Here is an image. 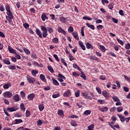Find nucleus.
I'll list each match as a JSON object with an SVG mask.
<instances>
[{
  "mask_svg": "<svg viewBox=\"0 0 130 130\" xmlns=\"http://www.w3.org/2000/svg\"><path fill=\"white\" fill-rule=\"evenodd\" d=\"M3 101H4V103H5L6 105H9L10 104L9 101H8L7 99H3Z\"/></svg>",
  "mask_w": 130,
  "mask_h": 130,
  "instance_id": "52",
  "label": "nucleus"
},
{
  "mask_svg": "<svg viewBox=\"0 0 130 130\" xmlns=\"http://www.w3.org/2000/svg\"><path fill=\"white\" fill-rule=\"evenodd\" d=\"M25 114L26 117H29L31 115V113H30V111H29L28 110L26 111Z\"/></svg>",
  "mask_w": 130,
  "mask_h": 130,
  "instance_id": "49",
  "label": "nucleus"
},
{
  "mask_svg": "<svg viewBox=\"0 0 130 130\" xmlns=\"http://www.w3.org/2000/svg\"><path fill=\"white\" fill-rule=\"evenodd\" d=\"M98 103H100V104H104L105 103V102L101 99L98 100Z\"/></svg>",
  "mask_w": 130,
  "mask_h": 130,
  "instance_id": "54",
  "label": "nucleus"
},
{
  "mask_svg": "<svg viewBox=\"0 0 130 130\" xmlns=\"http://www.w3.org/2000/svg\"><path fill=\"white\" fill-rule=\"evenodd\" d=\"M86 25L88 27L91 29L92 30L95 29V26L94 25H93V24H90V23H86Z\"/></svg>",
  "mask_w": 130,
  "mask_h": 130,
  "instance_id": "21",
  "label": "nucleus"
},
{
  "mask_svg": "<svg viewBox=\"0 0 130 130\" xmlns=\"http://www.w3.org/2000/svg\"><path fill=\"white\" fill-rule=\"evenodd\" d=\"M2 60V61H3V63H4V64H6L7 65L11 64V62L10 61L9 58L3 59Z\"/></svg>",
  "mask_w": 130,
  "mask_h": 130,
  "instance_id": "10",
  "label": "nucleus"
},
{
  "mask_svg": "<svg viewBox=\"0 0 130 130\" xmlns=\"http://www.w3.org/2000/svg\"><path fill=\"white\" fill-rule=\"evenodd\" d=\"M84 29H85V26H83L81 27V34L82 37H85V33L84 32Z\"/></svg>",
  "mask_w": 130,
  "mask_h": 130,
  "instance_id": "29",
  "label": "nucleus"
},
{
  "mask_svg": "<svg viewBox=\"0 0 130 130\" xmlns=\"http://www.w3.org/2000/svg\"><path fill=\"white\" fill-rule=\"evenodd\" d=\"M102 95H103L104 97H105L106 99H109L108 92L106 90L103 91Z\"/></svg>",
  "mask_w": 130,
  "mask_h": 130,
  "instance_id": "14",
  "label": "nucleus"
},
{
  "mask_svg": "<svg viewBox=\"0 0 130 130\" xmlns=\"http://www.w3.org/2000/svg\"><path fill=\"white\" fill-rule=\"evenodd\" d=\"M91 113V111H90V110H87L84 112L83 114L88 116L90 115Z\"/></svg>",
  "mask_w": 130,
  "mask_h": 130,
  "instance_id": "26",
  "label": "nucleus"
},
{
  "mask_svg": "<svg viewBox=\"0 0 130 130\" xmlns=\"http://www.w3.org/2000/svg\"><path fill=\"white\" fill-rule=\"evenodd\" d=\"M60 96V95L59 93L58 94H54L52 95V97L53 99H57Z\"/></svg>",
  "mask_w": 130,
  "mask_h": 130,
  "instance_id": "36",
  "label": "nucleus"
},
{
  "mask_svg": "<svg viewBox=\"0 0 130 130\" xmlns=\"http://www.w3.org/2000/svg\"><path fill=\"white\" fill-rule=\"evenodd\" d=\"M5 9H6V11H7V12L11 11L10 7L8 5L5 6Z\"/></svg>",
  "mask_w": 130,
  "mask_h": 130,
  "instance_id": "46",
  "label": "nucleus"
},
{
  "mask_svg": "<svg viewBox=\"0 0 130 130\" xmlns=\"http://www.w3.org/2000/svg\"><path fill=\"white\" fill-rule=\"evenodd\" d=\"M23 26L26 29H27V28L29 27V24L28 23H23Z\"/></svg>",
  "mask_w": 130,
  "mask_h": 130,
  "instance_id": "59",
  "label": "nucleus"
},
{
  "mask_svg": "<svg viewBox=\"0 0 130 130\" xmlns=\"http://www.w3.org/2000/svg\"><path fill=\"white\" fill-rule=\"evenodd\" d=\"M123 90L125 92H127L129 91V88L127 87L123 86Z\"/></svg>",
  "mask_w": 130,
  "mask_h": 130,
  "instance_id": "58",
  "label": "nucleus"
},
{
  "mask_svg": "<svg viewBox=\"0 0 130 130\" xmlns=\"http://www.w3.org/2000/svg\"><path fill=\"white\" fill-rule=\"evenodd\" d=\"M40 78L42 81H43L44 82H46L47 81L46 79L45 78V75L44 74H40Z\"/></svg>",
  "mask_w": 130,
  "mask_h": 130,
  "instance_id": "20",
  "label": "nucleus"
},
{
  "mask_svg": "<svg viewBox=\"0 0 130 130\" xmlns=\"http://www.w3.org/2000/svg\"><path fill=\"white\" fill-rule=\"evenodd\" d=\"M53 57L56 59V60H57V61H59V59L57 54H53Z\"/></svg>",
  "mask_w": 130,
  "mask_h": 130,
  "instance_id": "51",
  "label": "nucleus"
},
{
  "mask_svg": "<svg viewBox=\"0 0 130 130\" xmlns=\"http://www.w3.org/2000/svg\"><path fill=\"white\" fill-rule=\"evenodd\" d=\"M98 108L100 111L103 112H107L108 110V108L107 107H101L99 106Z\"/></svg>",
  "mask_w": 130,
  "mask_h": 130,
  "instance_id": "5",
  "label": "nucleus"
},
{
  "mask_svg": "<svg viewBox=\"0 0 130 130\" xmlns=\"http://www.w3.org/2000/svg\"><path fill=\"white\" fill-rule=\"evenodd\" d=\"M58 41H59V40H58V38H54L52 40V42L55 44H58Z\"/></svg>",
  "mask_w": 130,
  "mask_h": 130,
  "instance_id": "24",
  "label": "nucleus"
},
{
  "mask_svg": "<svg viewBox=\"0 0 130 130\" xmlns=\"http://www.w3.org/2000/svg\"><path fill=\"white\" fill-rule=\"evenodd\" d=\"M117 111L118 112H121L123 110V109L121 107H117Z\"/></svg>",
  "mask_w": 130,
  "mask_h": 130,
  "instance_id": "63",
  "label": "nucleus"
},
{
  "mask_svg": "<svg viewBox=\"0 0 130 130\" xmlns=\"http://www.w3.org/2000/svg\"><path fill=\"white\" fill-rule=\"evenodd\" d=\"M9 69L11 70H14L16 69L15 66H10L8 67Z\"/></svg>",
  "mask_w": 130,
  "mask_h": 130,
  "instance_id": "42",
  "label": "nucleus"
},
{
  "mask_svg": "<svg viewBox=\"0 0 130 130\" xmlns=\"http://www.w3.org/2000/svg\"><path fill=\"white\" fill-rule=\"evenodd\" d=\"M60 21H61L62 23H66L67 19L63 17H60Z\"/></svg>",
  "mask_w": 130,
  "mask_h": 130,
  "instance_id": "31",
  "label": "nucleus"
},
{
  "mask_svg": "<svg viewBox=\"0 0 130 130\" xmlns=\"http://www.w3.org/2000/svg\"><path fill=\"white\" fill-rule=\"evenodd\" d=\"M14 100L15 101H19V95L16 94L14 96Z\"/></svg>",
  "mask_w": 130,
  "mask_h": 130,
  "instance_id": "35",
  "label": "nucleus"
},
{
  "mask_svg": "<svg viewBox=\"0 0 130 130\" xmlns=\"http://www.w3.org/2000/svg\"><path fill=\"white\" fill-rule=\"evenodd\" d=\"M116 110V108L113 107V108L110 109V112L114 113V112H115Z\"/></svg>",
  "mask_w": 130,
  "mask_h": 130,
  "instance_id": "57",
  "label": "nucleus"
},
{
  "mask_svg": "<svg viewBox=\"0 0 130 130\" xmlns=\"http://www.w3.org/2000/svg\"><path fill=\"white\" fill-rule=\"evenodd\" d=\"M26 79L29 84H34V82H36V79L34 77H32L28 75L26 76Z\"/></svg>",
  "mask_w": 130,
  "mask_h": 130,
  "instance_id": "3",
  "label": "nucleus"
},
{
  "mask_svg": "<svg viewBox=\"0 0 130 130\" xmlns=\"http://www.w3.org/2000/svg\"><path fill=\"white\" fill-rule=\"evenodd\" d=\"M35 97H36V94L35 93H30L28 95L27 99L30 101H33Z\"/></svg>",
  "mask_w": 130,
  "mask_h": 130,
  "instance_id": "6",
  "label": "nucleus"
},
{
  "mask_svg": "<svg viewBox=\"0 0 130 130\" xmlns=\"http://www.w3.org/2000/svg\"><path fill=\"white\" fill-rule=\"evenodd\" d=\"M118 116L119 117L120 121L122 122H124L125 121V118L124 116H122L121 115L118 114Z\"/></svg>",
  "mask_w": 130,
  "mask_h": 130,
  "instance_id": "22",
  "label": "nucleus"
},
{
  "mask_svg": "<svg viewBox=\"0 0 130 130\" xmlns=\"http://www.w3.org/2000/svg\"><path fill=\"white\" fill-rule=\"evenodd\" d=\"M73 67H74V68H75V69H77L78 70H79V71L80 72V71H81V69L78 67V66L77 65V64H76V63H74V64H73Z\"/></svg>",
  "mask_w": 130,
  "mask_h": 130,
  "instance_id": "38",
  "label": "nucleus"
},
{
  "mask_svg": "<svg viewBox=\"0 0 130 130\" xmlns=\"http://www.w3.org/2000/svg\"><path fill=\"white\" fill-rule=\"evenodd\" d=\"M15 122L14 123L15 124H20L23 122V121L21 119H15Z\"/></svg>",
  "mask_w": 130,
  "mask_h": 130,
  "instance_id": "32",
  "label": "nucleus"
},
{
  "mask_svg": "<svg viewBox=\"0 0 130 130\" xmlns=\"http://www.w3.org/2000/svg\"><path fill=\"white\" fill-rule=\"evenodd\" d=\"M52 82L54 85L55 86H59V82L57 81V80L54 79V78H52Z\"/></svg>",
  "mask_w": 130,
  "mask_h": 130,
  "instance_id": "19",
  "label": "nucleus"
},
{
  "mask_svg": "<svg viewBox=\"0 0 130 130\" xmlns=\"http://www.w3.org/2000/svg\"><path fill=\"white\" fill-rule=\"evenodd\" d=\"M85 45L87 49H93L92 45L89 42L85 43Z\"/></svg>",
  "mask_w": 130,
  "mask_h": 130,
  "instance_id": "12",
  "label": "nucleus"
},
{
  "mask_svg": "<svg viewBox=\"0 0 130 130\" xmlns=\"http://www.w3.org/2000/svg\"><path fill=\"white\" fill-rule=\"evenodd\" d=\"M12 19H10V18H7V19H6V20H8L9 23H10L11 25H12V24H13V21H12Z\"/></svg>",
  "mask_w": 130,
  "mask_h": 130,
  "instance_id": "62",
  "label": "nucleus"
},
{
  "mask_svg": "<svg viewBox=\"0 0 130 130\" xmlns=\"http://www.w3.org/2000/svg\"><path fill=\"white\" fill-rule=\"evenodd\" d=\"M0 11L1 12H4L5 11V8L4 6H0Z\"/></svg>",
  "mask_w": 130,
  "mask_h": 130,
  "instance_id": "56",
  "label": "nucleus"
},
{
  "mask_svg": "<svg viewBox=\"0 0 130 130\" xmlns=\"http://www.w3.org/2000/svg\"><path fill=\"white\" fill-rule=\"evenodd\" d=\"M13 93L9 91H7L4 92L3 93V96H4L5 98H9L10 99L12 97Z\"/></svg>",
  "mask_w": 130,
  "mask_h": 130,
  "instance_id": "2",
  "label": "nucleus"
},
{
  "mask_svg": "<svg viewBox=\"0 0 130 130\" xmlns=\"http://www.w3.org/2000/svg\"><path fill=\"white\" fill-rule=\"evenodd\" d=\"M7 14V15L8 16H6V19H7L8 18L13 19L14 16L11 11L8 12Z\"/></svg>",
  "mask_w": 130,
  "mask_h": 130,
  "instance_id": "9",
  "label": "nucleus"
},
{
  "mask_svg": "<svg viewBox=\"0 0 130 130\" xmlns=\"http://www.w3.org/2000/svg\"><path fill=\"white\" fill-rule=\"evenodd\" d=\"M47 69L49 71H50V72L51 73H54V70H53V68L51 66H48L47 67Z\"/></svg>",
  "mask_w": 130,
  "mask_h": 130,
  "instance_id": "28",
  "label": "nucleus"
},
{
  "mask_svg": "<svg viewBox=\"0 0 130 130\" xmlns=\"http://www.w3.org/2000/svg\"><path fill=\"white\" fill-rule=\"evenodd\" d=\"M125 48H126V49H130V44L129 43H127L126 44L125 46Z\"/></svg>",
  "mask_w": 130,
  "mask_h": 130,
  "instance_id": "53",
  "label": "nucleus"
},
{
  "mask_svg": "<svg viewBox=\"0 0 130 130\" xmlns=\"http://www.w3.org/2000/svg\"><path fill=\"white\" fill-rule=\"evenodd\" d=\"M72 35L76 40L78 41L79 40V38L78 36V33L76 31L73 32Z\"/></svg>",
  "mask_w": 130,
  "mask_h": 130,
  "instance_id": "17",
  "label": "nucleus"
},
{
  "mask_svg": "<svg viewBox=\"0 0 130 130\" xmlns=\"http://www.w3.org/2000/svg\"><path fill=\"white\" fill-rule=\"evenodd\" d=\"M108 7L110 10H112L114 8V5L112 3H111L108 6Z\"/></svg>",
  "mask_w": 130,
  "mask_h": 130,
  "instance_id": "48",
  "label": "nucleus"
},
{
  "mask_svg": "<svg viewBox=\"0 0 130 130\" xmlns=\"http://www.w3.org/2000/svg\"><path fill=\"white\" fill-rule=\"evenodd\" d=\"M100 50H101V51L102 52H106V48L104 46L100 45Z\"/></svg>",
  "mask_w": 130,
  "mask_h": 130,
  "instance_id": "25",
  "label": "nucleus"
},
{
  "mask_svg": "<svg viewBox=\"0 0 130 130\" xmlns=\"http://www.w3.org/2000/svg\"><path fill=\"white\" fill-rule=\"evenodd\" d=\"M79 44L82 50H86V47H85V45L83 44L81 41H79Z\"/></svg>",
  "mask_w": 130,
  "mask_h": 130,
  "instance_id": "15",
  "label": "nucleus"
},
{
  "mask_svg": "<svg viewBox=\"0 0 130 130\" xmlns=\"http://www.w3.org/2000/svg\"><path fill=\"white\" fill-rule=\"evenodd\" d=\"M94 128V124H91L88 127V129L89 130H93Z\"/></svg>",
  "mask_w": 130,
  "mask_h": 130,
  "instance_id": "45",
  "label": "nucleus"
},
{
  "mask_svg": "<svg viewBox=\"0 0 130 130\" xmlns=\"http://www.w3.org/2000/svg\"><path fill=\"white\" fill-rule=\"evenodd\" d=\"M41 19H42L43 21H45L46 20H46L48 19V17L47 16L46 14L43 13L41 15Z\"/></svg>",
  "mask_w": 130,
  "mask_h": 130,
  "instance_id": "13",
  "label": "nucleus"
},
{
  "mask_svg": "<svg viewBox=\"0 0 130 130\" xmlns=\"http://www.w3.org/2000/svg\"><path fill=\"white\" fill-rule=\"evenodd\" d=\"M39 73V72L37 70H32L31 71V74L34 77H36L37 74Z\"/></svg>",
  "mask_w": 130,
  "mask_h": 130,
  "instance_id": "27",
  "label": "nucleus"
},
{
  "mask_svg": "<svg viewBox=\"0 0 130 130\" xmlns=\"http://www.w3.org/2000/svg\"><path fill=\"white\" fill-rule=\"evenodd\" d=\"M68 31L69 33L73 32L74 31V28L72 26H70L68 28Z\"/></svg>",
  "mask_w": 130,
  "mask_h": 130,
  "instance_id": "39",
  "label": "nucleus"
},
{
  "mask_svg": "<svg viewBox=\"0 0 130 130\" xmlns=\"http://www.w3.org/2000/svg\"><path fill=\"white\" fill-rule=\"evenodd\" d=\"M8 50L9 52H10L11 53H14L15 54H17L16 51L15 49H13L10 46H8Z\"/></svg>",
  "mask_w": 130,
  "mask_h": 130,
  "instance_id": "11",
  "label": "nucleus"
},
{
  "mask_svg": "<svg viewBox=\"0 0 130 130\" xmlns=\"http://www.w3.org/2000/svg\"><path fill=\"white\" fill-rule=\"evenodd\" d=\"M42 124V121L40 119L37 121V125L38 126H41Z\"/></svg>",
  "mask_w": 130,
  "mask_h": 130,
  "instance_id": "60",
  "label": "nucleus"
},
{
  "mask_svg": "<svg viewBox=\"0 0 130 130\" xmlns=\"http://www.w3.org/2000/svg\"><path fill=\"white\" fill-rule=\"evenodd\" d=\"M41 29L43 31V32H42L40 29L37 28L36 29V34L40 39H42L43 37L44 38H46L48 36L47 28L44 25H42L41 26Z\"/></svg>",
  "mask_w": 130,
  "mask_h": 130,
  "instance_id": "1",
  "label": "nucleus"
},
{
  "mask_svg": "<svg viewBox=\"0 0 130 130\" xmlns=\"http://www.w3.org/2000/svg\"><path fill=\"white\" fill-rule=\"evenodd\" d=\"M64 115L63 111L62 110H58V115L60 116H62V115Z\"/></svg>",
  "mask_w": 130,
  "mask_h": 130,
  "instance_id": "33",
  "label": "nucleus"
},
{
  "mask_svg": "<svg viewBox=\"0 0 130 130\" xmlns=\"http://www.w3.org/2000/svg\"><path fill=\"white\" fill-rule=\"evenodd\" d=\"M61 63H62L63 64V65H64V66H66V67H68L66 61L64 60V58H61Z\"/></svg>",
  "mask_w": 130,
  "mask_h": 130,
  "instance_id": "40",
  "label": "nucleus"
},
{
  "mask_svg": "<svg viewBox=\"0 0 130 130\" xmlns=\"http://www.w3.org/2000/svg\"><path fill=\"white\" fill-rule=\"evenodd\" d=\"M112 99H113V101H115V102H118V101H120V100L117 96H113L112 97Z\"/></svg>",
  "mask_w": 130,
  "mask_h": 130,
  "instance_id": "34",
  "label": "nucleus"
},
{
  "mask_svg": "<svg viewBox=\"0 0 130 130\" xmlns=\"http://www.w3.org/2000/svg\"><path fill=\"white\" fill-rule=\"evenodd\" d=\"M11 83H9L4 84V85H3V88L4 89H9V87H11Z\"/></svg>",
  "mask_w": 130,
  "mask_h": 130,
  "instance_id": "18",
  "label": "nucleus"
},
{
  "mask_svg": "<svg viewBox=\"0 0 130 130\" xmlns=\"http://www.w3.org/2000/svg\"><path fill=\"white\" fill-rule=\"evenodd\" d=\"M58 78H58V81H59V82L61 83H62L64 81L63 80L66 79V77H65L64 75H62V74H58Z\"/></svg>",
  "mask_w": 130,
  "mask_h": 130,
  "instance_id": "4",
  "label": "nucleus"
},
{
  "mask_svg": "<svg viewBox=\"0 0 130 130\" xmlns=\"http://www.w3.org/2000/svg\"><path fill=\"white\" fill-rule=\"evenodd\" d=\"M23 50L27 55L30 54V50H29L28 49L25 48L23 49Z\"/></svg>",
  "mask_w": 130,
  "mask_h": 130,
  "instance_id": "44",
  "label": "nucleus"
},
{
  "mask_svg": "<svg viewBox=\"0 0 130 130\" xmlns=\"http://www.w3.org/2000/svg\"><path fill=\"white\" fill-rule=\"evenodd\" d=\"M63 95L64 98H70L71 95V90H68L66 91V92H64Z\"/></svg>",
  "mask_w": 130,
  "mask_h": 130,
  "instance_id": "7",
  "label": "nucleus"
},
{
  "mask_svg": "<svg viewBox=\"0 0 130 130\" xmlns=\"http://www.w3.org/2000/svg\"><path fill=\"white\" fill-rule=\"evenodd\" d=\"M117 41L118 43L120 45H121V46H123L124 45V43H123V42H122V40H120L119 39H117Z\"/></svg>",
  "mask_w": 130,
  "mask_h": 130,
  "instance_id": "47",
  "label": "nucleus"
},
{
  "mask_svg": "<svg viewBox=\"0 0 130 130\" xmlns=\"http://www.w3.org/2000/svg\"><path fill=\"white\" fill-rule=\"evenodd\" d=\"M58 32L62 33L64 36L67 35L65 30H64L61 27H59V28H58Z\"/></svg>",
  "mask_w": 130,
  "mask_h": 130,
  "instance_id": "8",
  "label": "nucleus"
},
{
  "mask_svg": "<svg viewBox=\"0 0 130 130\" xmlns=\"http://www.w3.org/2000/svg\"><path fill=\"white\" fill-rule=\"evenodd\" d=\"M69 59L70 61H72L73 60H74V58L73 55H72V54H69Z\"/></svg>",
  "mask_w": 130,
  "mask_h": 130,
  "instance_id": "55",
  "label": "nucleus"
},
{
  "mask_svg": "<svg viewBox=\"0 0 130 130\" xmlns=\"http://www.w3.org/2000/svg\"><path fill=\"white\" fill-rule=\"evenodd\" d=\"M45 107L44 105H39V109L40 111H43V110L44 109Z\"/></svg>",
  "mask_w": 130,
  "mask_h": 130,
  "instance_id": "37",
  "label": "nucleus"
},
{
  "mask_svg": "<svg viewBox=\"0 0 130 130\" xmlns=\"http://www.w3.org/2000/svg\"><path fill=\"white\" fill-rule=\"evenodd\" d=\"M81 73V76L80 77L82 78L84 80H86L87 79L86 77V74L84 73V72H82V70L81 71H79Z\"/></svg>",
  "mask_w": 130,
  "mask_h": 130,
  "instance_id": "23",
  "label": "nucleus"
},
{
  "mask_svg": "<svg viewBox=\"0 0 130 130\" xmlns=\"http://www.w3.org/2000/svg\"><path fill=\"white\" fill-rule=\"evenodd\" d=\"M20 109L21 111H23V112L25 111V107L23 103H21L20 105Z\"/></svg>",
  "mask_w": 130,
  "mask_h": 130,
  "instance_id": "41",
  "label": "nucleus"
},
{
  "mask_svg": "<svg viewBox=\"0 0 130 130\" xmlns=\"http://www.w3.org/2000/svg\"><path fill=\"white\" fill-rule=\"evenodd\" d=\"M17 109L18 108H16V107H13L7 108V110L10 111V112H14V111H16Z\"/></svg>",
  "mask_w": 130,
  "mask_h": 130,
  "instance_id": "16",
  "label": "nucleus"
},
{
  "mask_svg": "<svg viewBox=\"0 0 130 130\" xmlns=\"http://www.w3.org/2000/svg\"><path fill=\"white\" fill-rule=\"evenodd\" d=\"M20 94H21V96L22 97V99H24L25 98V93L23 91H21Z\"/></svg>",
  "mask_w": 130,
  "mask_h": 130,
  "instance_id": "61",
  "label": "nucleus"
},
{
  "mask_svg": "<svg viewBox=\"0 0 130 130\" xmlns=\"http://www.w3.org/2000/svg\"><path fill=\"white\" fill-rule=\"evenodd\" d=\"M47 29H48V31L49 34H52V32H53L54 30L51 27H47Z\"/></svg>",
  "mask_w": 130,
  "mask_h": 130,
  "instance_id": "30",
  "label": "nucleus"
},
{
  "mask_svg": "<svg viewBox=\"0 0 130 130\" xmlns=\"http://www.w3.org/2000/svg\"><path fill=\"white\" fill-rule=\"evenodd\" d=\"M81 95L84 98V99H86L88 95L85 92H81Z\"/></svg>",
  "mask_w": 130,
  "mask_h": 130,
  "instance_id": "50",
  "label": "nucleus"
},
{
  "mask_svg": "<svg viewBox=\"0 0 130 130\" xmlns=\"http://www.w3.org/2000/svg\"><path fill=\"white\" fill-rule=\"evenodd\" d=\"M80 90H77L75 94V95L76 98H79L80 96Z\"/></svg>",
  "mask_w": 130,
  "mask_h": 130,
  "instance_id": "43",
  "label": "nucleus"
},
{
  "mask_svg": "<svg viewBox=\"0 0 130 130\" xmlns=\"http://www.w3.org/2000/svg\"><path fill=\"white\" fill-rule=\"evenodd\" d=\"M73 75L74 77H78V76H80L79 74H77L76 72H73Z\"/></svg>",
  "mask_w": 130,
  "mask_h": 130,
  "instance_id": "64",
  "label": "nucleus"
}]
</instances>
